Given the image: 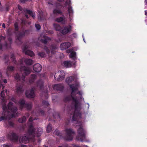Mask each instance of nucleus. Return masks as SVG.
Wrapping results in <instances>:
<instances>
[{
    "instance_id": "nucleus-1",
    "label": "nucleus",
    "mask_w": 147,
    "mask_h": 147,
    "mask_svg": "<svg viewBox=\"0 0 147 147\" xmlns=\"http://www.w3.org/2000/svg\"><path fill=\"white\" fill-rule=\"evenodd\" d=\"M79 85V84L77 82H75L74 84L69 85L72 92L70 96L65 97L64 100L67 102L72 100V103L70 106L67 107V109L69 113L72 115V121L73 123L77 125L76 126H79L80 127L78 130V135L77 138L78 140L83 142L84 141L86 138V131L82 127L83 123L81 121V114L80 112L82 109L81 104L78 100L80 99L76 96L78 94L80 98L82 99L81 92L78 91Z\"/></svg>"
},
{
    "instance_id": "nucleus-2",
    "label": "nucleus",
    "mask_w": 147,
    "mask_h": 147,
    "mask_svg": "<svg viewBox=\"0 0 147 147\" xmlns=\"http://www.w3.org/2000/svg\"><path fill=\"white\" fill-rule=\"evenodd\" d=\"M3 112L0 117V122L3 120L5 121V125L7 127H13L14 123L11 119L15 117V114L17 110V109L14 104L10 102L7 106L4 104L3 106Z\"/></svg>"
},
{
    "instance_id": "nucleus-3",
    "label": "nucleus",
    "mask_w": 147,
    "mask_h": 147,
    "mask_svg": "<svg viewBox=\"0 0 147 147\" xmlns=\"http://www.w3.org/2000/svg\"><path fill=\"white\" fill-rule=\"evenodd\" d=\"M31 118L29 119L27 123V125L28 127V134L29 136H23L22 137L21 140L20 139V141H21L23 143H27L30 140H32L33 141H34L35 135L34 133V129L32 127V121H31Z\"/></svg>"
},
{
    "instance_id": "nucleus-4",
    "label": "nucleus",
    "mask_w": 147,
    "mask_h": 147,
    "mask_svg": "<svg viewBox=\"0 0 147 147\" xmlns=\"http://www.w3.org/2000/svg\"><path fill=\"white\" fill-rule=\"evenodd\" d=\"M22 74V77L21 75L18 73L16 74L15 78L17 81H21L22 82L25 81V76L29 74L31 72L30 68L25 66H21L20 69Z\"/></svg>"
},
{
    "instance_id": "nucleus-5",
    "label": "nucleus",
    "mask_w": 147,
    "mask_h": 147,
    "mask_svg": "<svg viewBox=\"0 0 147 147\" xmlns=\"http://www.w3.org/2000/svg\"><path fill=\"white\" fill-rule=\"evenodd\" d=\"M32 45V46L30 45H28V44L24 45L23 47V51L26 55H27L31 57H32L34 55V54L32 51L29 50L28 49V48H30L36 45L37 46H39V44L38 42V40L36 39H35L33 40L32 42L30 44Z\"/></svg>"
},
{
    "instance_id": "nucleus-6",
    "label": "nucleus",
    "mask_w": 147,
    "mask_h": 147,
    "mask_svg": "<svg viewBox=\"0 0 147 147\" xmlns=\"http://www.w3.org/2000/svg\"><path fill=\"white\" fill-rule=\"evenodd\" d=\"M70 123L69 120L66 121L65 123V127L68 125ZM65 138L67 140H72L74 134V132L72 129L65 127Z\"/></svg>"
},
{
    "instance_id": "nucleus-7",
    "label": "nucleus",
    "mask_w": 147,
    "mask_h": 147,
    "mask_svg": "<svg viewBox=\"0 0 147 147\" xmlns=\"http://www.w3.org/2000/svg\"><path fill=\"white\" fill-rule=\"evenodd\" d=\"M29 33V30H24L22 32H18L16 33V42L18 44H21L22 42L21 39L22 37L28 34Z\"/></svg>"
},
{
    "instance_id": "nucleus-8",
    "label": "nucleus",
    "mask_w": 147,
    "mask_h": 147,
    "mask_svg": "<svg viewBox=\"0 0 147 147\" xmlns=\"http://www.w3.org/2000/svg\"><path fill=\"white\" fill-rule=\"evenodd\" d=\"M71 3L70 0H67L63 4V7L66 8L68 6V11L69 13L70 20H72L71 18L73 15L74 11L72 7L71 6Z\"/></svg>"
},
{
    "instance_id": "nucleus-9",
    "label": "nucleus",
    "mask_w": 147,
    "mask_h": 147,
    "mask_svg": "<svg viewBox=\"0 0 147 147\" xmlns=\"http://www.w3.org/2000/svg\"><path fill=\"white\" fill-rule=\"evenodd\" d=\"M65 74L64 71L63 70L59 71L55 73L54 76L55 79L58 81H61L64 79Z\"/></svg>"
},
{
    "instance_id": "nucleus-10",
    "label": "nucleus",
    "mask_w": 147,
    "mask_h": 147,
    "mask_svg": "<svg viewBox=\"0 0 147 147\" xmlns=\"http://www.w3.org/2000/svg\"><path fill=\"white\" fill-rule=\"evenodd\" d=\"M18 104L20 106V109L22 110L24 107H25L28 110H30L32 108L31 103H25V100L22 99H20L18 102Z\"/></svg>"
},
{
    "instance_id": "nucleus-11",
    "label": "nucleus",
    "mask_w": 147,
    "mask_h": 147,
    "mask_svg": "<svg viewBox=\"0 0 147 147\" xmlns=\"http://www.w3.org/2000/svg\"><path fill=\"white\" fill-rule=\"evenodd\" d=\"M18 8L21 11H22V12L23 14L25 15L26 17L28 18L29 17L27 14H28L34 18L35 17V14L34 12H32V11L26 9H23L22 7L20 5L18 6Z\"/></svg>"
},
{
    "instance_id": "nucleus-12",
    "label": "nucleus",
    "mask_w": 147,
    "mask_h": 147,
    "mask_svg": "<svg viewBox=\"0 0 147 147\" xmlns=\"http://www.w3.org/2000/svg\"><path fill=\"white\" fill-rule=\"evenodd\" d=\"M7 137L9 139L13 142H17L18 140V136L12 131H10L9 132Z\"/></svg>"
},
{
    "instance_id": "nucleus-13",
    "label": "nucleus",
    "mask_w": 147,
    "mask_h": 147,
    "mask_svg": "<svg viewBox=\"0 0 147 147\" xmlns=\"http://www.w3.org/2000/svg\"><path fill=\"white\" fill-rule=\"evenodd\" d=\"M30 118L31 119V121H32V127L34 129V134L35 136H36L37 137H39L40 136L42 132V129L41 128H39L37 129L36 131L35 129L34 128L33 126V120L36 119L35 118H34L32 117H30L29 119H30Z\"/></svg>"
},
{
    "instance_id": "nucleus-14",
    "label": "nucleus",
    "mask_w": 147,
    "mask_h": 147,
    "mask_svg": "<svg viewBox=\"0 0 147 147\" xmlns=\"http://www.w3.org/2000/svg\"><path fill=\"white\" fill-rule=\"evenodd\" d=\"M35 87H33L30 90L26 91V95L28 98H33L35 96L34 91L35 90Z\"/></svg>"
},
{
    "instance_id": "nucleus-15",
    "label": "nucleus",
    "mask_w": 147,
    "mask_h": 147,
    "mask_svg": "<svg viewBox=\"0 0 147 147\" xmlns=\"http://www.w3.org/2000/svg\"><path fill=\"white\" fill-rule=\"evenodd\" d=\"M38 40L46 44L48 42L51 40V39L50 38L42 34L39 37Z\"/></svg>"
},
{
    "instance_id": "nucleus-16",
    "label": "nucleus",
    "mask_w": 147,
    "mask_h": 147,
    "mask_svg": "<svg viewBox=\"0 0 147 147\" xmlns=\"http://www.w3.org/2000/svg\"><path fill=\"white\" fill-rule=\"evenodd\" d=\"M24 63L28 65H30L33 64V61L30 59L23 58L20 60V64H23Z\"/></svg>"
},
{
    "instance_id": "nucleus-17",
    "label": "nucleus",
    "mask_w": 147,
    "mask_h": 147,
    "mask_svg": "<svg viewBox=\"0 0 147 147\" xmlns=\"http://www.w3.org/2000/svg\"><path fill=\"white\" fill-rule=\"evenodd\" d=\"M71 27L70 25L63 27L62 29L61 33L63 34H65L69 32L71 30Z\"/></svg>"
},
{
    "instance_id": "nucleus-18",
    "label": "nucleus",
    "mask_w": 147,
    "mask_h": 147,
    "mask_svg": "<svg viewBox=\"0 0 147 147\" xmlns=\"http://www.w3.org/2000/svg\"><path fill=\"white\" fill-rule=\"evenodd\" d=\"M58 48V46L55 44L52 45L50 49L51 50V54L49 55V57H53L55 55V54L56 53V52L55 51Z\"/></svg>"
},
{
    "instance_id": "nucleus-19",
    "label": "nucleus",
    "mask_w": 147,
    "mask_h": 147,
    "mask_svg": "<svg viewBox=\"0 0 147 147\" xmlns=\"http://www.w3.org/2000/svg\"><path fill=\"white\" fill-rule=\"evenodd\" d=\"M71 44L69 42H66L62 43L60 45V48L61 50H63L69 48Z\"/></svg>"
},
{
    "instance_id": "nucleus-20",
    "label": "nucleus",
    "mask_w": 147,
    "mask_h": 147,
    "mask_svg": "<svg viewBox=\"0 0 147 147\" xmlns=\"http://www.w3.org/2000/svg\"><path fill=\"white\" fill-rule=\"evenodd\" d=\"M23 91L24 89L22 85H17L16 87V92L18 94L20 95L23 92Z\"/></svg>"
},
{
    "instance_id": "nucleus-21",
    "label": "nucleus",
    "mask_w": 147,
    "mask_h": 147,
    "mask_svg": "<svg viewBox=\"0 0 147 147\" xmlns=\"http://www.w3.org/2000/svg\"><path fill=\"white\" fill-rule=\"evenodd\" d=\"M74 65V63L70 61H65L62 63V65L66 68L71 67Z\"/></svg>"
},
{
    "instance_id": "nucleus-22",
    "label": "nucleus",
    "mask_w": 147,
    "mask_h": 147,
    "mask_svg": "<svg viewBox=\"0 0 147 147\" xmlns=\"http://www.w3.org/2000/svg\"><path fill=\"white\" fill-rule=\"evenodd\" d=\"M33 69L35 72H39L41 71L42 69L41 65L39 63L36 64L34 65Z\"/></svg>"
},
{
    "instance_id": "nucleus-23",
    "label": "nucleus",
    "mask_w": 147,
    "mask_h": 147,
    "mask_svg": "<svg viewBox=\"0 0 147 147\" xmlns=\"http://www.w3.org/2000/svg\"><path fill=\"white\" fill-rule=\"evenodd\" d=\"M39 13L38 17L39 20L40 21L44 20L46 19V16L43 14L42 11L41 10L38 11Z\"/></svg>"
},
{
    "instance_id": "nucleus-24",
    "label": "nucleus",
    "mask_w": 147,
    "mask_h": 147,
    "mask_svg": "<svg viewBox=\"0 0 147 147\" xmlns=\"http://www.w3.org/2000/svg\"><path fill=\"white\" fill-rule=\"evenodd\" d=\"M63 86L62 84H55L53 86V89L54 90L61 91L63 89Z\"/></svg>"
},
{
    "instance_id": "nucleus-25",
    "label": "nucleus",
    "mask_w": 147,
    "mask_h": 147,
    "mask_svg": "<svg viewBox=\"0 0 147 147\" xmlns=\"http://www.w3.org/2000/svg\"><path fill=\"white\" fill-rule=\"evenodd\" d=\"M8 41L9 42V43L8 44L6 41L5 42L4 46L6 47V49L10 48L11 47V45L12 43V39L11 38L9 37L8 39Z\"/></svg>"
},
{
    "instance_id": "nucleus-26",
    "label": "nucleus",
    "mask_w": 147,
    "mask_h": 147,
    "mask_svg": "<svg viewBox=\"0 0 147 147\" xmlns=\"http://www.w3.org/2000/svg\"><path fill=\"white\" fill-rule=\"evenodd\" d=\"M43 82L42 80H40L37 82L36 83V86L38 87H39L40 90H42L43 86Z\"/></svg>"
},
{
    "instance_id": "nucleus-27",
    "label": "nucleus",
    "mask_w": 147,
    "mask_h": 147,
    "mask_svg": "<svg viewBox=\"0 0 147 147\" xmlns=\"http://www.w3.org/2000/svg\"><path fill=\"white\" fill-rule=\"evenodd\" d=\"M36 78V76L34 74H32L30 78L29 82L30 83L32 84L34 82Z\"/></svg>"
},
{
    "instance_id": "nucleus-28",
    "label": "nucleus",
    "mask_w": 147,
    "mask_h": 147,
    "mask_svg": "<svg viewBox=\"0 0 147 147\" xmlns=\"http://www.w3.org/2000/svg\"><path fill=\"white\" fill-rule=\"evenodd\" d=\"M74 77L73 76H70L67 78L66 80V82L68 84L74 81Z\"/></svg>"
},
{
    "instance_id": "nucleus-29",
    "label": "nucleus",
    "mask_w": 147,
    "mask_h": 147,
    "mask_svg": "<svg viewBox=\"0 0 147 147\" xmlns=\"http://www.w3.org/2000/svg\"><path fill=\"white\" fill-rule=\"evenodd\" d=\"M21 21V24L23 26H26L27 25H30L31 24L30 22H28L24 19H22Z\"/></svg>"
},
{
    "instance_id": "nucleus-30",
    "label": "nucleus",
    "mask_w": 147,
    "mask_h": 147,
    "mask_svg": "<svg viewBox=\"0 0 147 147\" xmlns=\"http://www.w3.org/2000/svg\"><path fill=\"white\" fill-rule=\"evenodd\" d=\"M53 13L54 14L56 15L59 14H62L61 10L57 8H56L54 9Z\"/></svg>"
},
{
    "instance_id": "nucleus-31",
    "label": "nucleus",
    "mask_w": 147,
    "mask_h": 147,
    "mask_svg": "<svg viewBox=\"0 0 147 147\" xmlns=\"http://www.w3.org/2000/svg\"><path fill=\"white\" fill-rule=\"evenodd\" d=\"M14 69V67L12 66H8L7 69L6 74L8 75V72L9 71H12Z\"/></svg>"
},
{
    "instance_id": "nucleus-32",
    "label": "nucleus",
    "mask_w": 147,
    "mask_h": 147,
    "mask_svg": "<svg viewBox=\"0 0 147 147\" xmlns=\"http://www.w3.org/2000/svg\"><path fill=\"white\" fill-rule=\"evenodd\" d=\"M42 106L44 107H49V104L48 102L45 100H44L42 101Z\"/></svg>"
},
{
    "instance_id": "nucleus-33",
    "label": "nucleus",
    "mask_w": 147,
    "mask_h": 147,
    "mask_svg": "<svg viewBox=\"0 0 147 147\" xmlns=\"http://www.w3.org/2000/svg\"><path fill=\"white\" fill-rule=\"evenodd\" d=\"M53 25L56 30L59 31L61 30V28L58 24L54 23V24Z\"/></svg>"
},
{
    "instance_id": "nucleus-34",
    "label": "nucleus",
    "mask_w": 147,
    "mask_h": 147,
    "mask_svg": "<svg viewBox=\"0 0 147 147\" xmlns=\"http://www.w3.org/2000/svg\"><path fill=\"white\" fill-rule=\"evenodd\" d=\"M65 18L63 17H60L56 19L55 21L58 22H62L63 24H64V22L63 21L64 20Z\"/></svg>"
},
{
    "instance_id": "nucleus-35",
    "label": "nucleus",
    "mask_w": 147,
    "mask_h": 147,
    "mask_svg": "<svg viewBox=\"0 0 147 147\" xmlns=\"http://www.w3.org/2000/svg\"><path fill=\"white\" fill-rule=\"evenodd\" d=\"M52 130L51 125L49 124L48 125L47 128V133H49Z\"/></svg>"
},
{
    "instance_id": "nucleus-36",
    "label": "nucleus",
    "mask_w": 147,
    "mask_h": 147,
    "mask_svg": "<svg viewBox=\"0 0 147 147\" xmlns=\"http://www.w3.org/2000/svg\"><path fill=\"white\" fill-rule=\"evenodd\" d=\"M26 117L25 116H24L21 118H19L18 120V121L20 123H23L26 121Z\"/></svg>"
},
{
    "instance_id": "nucleus-37",
    "label": "nucleus",
    "mask_w": 147,
    "mask_h": 147,
    "mask_svg": "<svg viewBox=\"0 0 147 147\" xmlns=\"http://www.w3.org/2000/svg\"><path fill=\"white\" fill-rule=\"evenodd\" d=\"M48 91L47 90H46L44 91L43 92L42 96H44L46 98H47L48 97V95L47 93Z\"/></svg>"
},
{
    "instance_id": "nucleus-38",
    "label": "nucleus",
    "mask_w": 147,
    "mask_h": 147,
    "mask_svg": "<svg viewBox=\"0 0 147 147\" xmlns=\"http://www.w3.org/2000/svg\"><path fill=\"white\" fill-rule=\"evenodd\" d=\"M76 53L75 52H72L70 54L69 56L71 58L74 59L76 56Z\"/></svg>"
},
{
    "instance_id": "nucleus-39",
    "label": "nucleus",
    "mask_w": 147,
    "mask_h": 147,
    "mask_svg": "<svg viewBox=\"0 0 147 147\" xmlns=\"http://www.w3.org/2000/svg\"><path fill=\"white\" fill-rule=\"evenodd\" d=\"M3 60L9 59V55L8 54H4L3 55Z\"/></svg>"
},
{
    "instance_id": "nucleus-40",
    "label": "nucleus",
    "mask_w": 147,
    "mask_h": 147,
    "mask_svg": "<svg viewBox=\"0 0 147 147\" xmlns=\"http://www.w3.org/2000/svg\"><path fill=\"white\" fill-rule=\"evenodd\" d=\"M44 33L47 34H52L53 33V32L52 30H45L44 31Z\"/></svg>"
},
{
    "instance_id": "nucleus-41",
    "label": "nucleus",
    "mask_w": 147,
    "mask_h": 147,
    "mask_svg": "<svg viewBox=\"0 0 147 147\" xmlns=\"http://www.w3.org/2000/svg\"><path fill=\"white\" fill-rule=\"evenodd\" d=\"M7 90H6L5 91L4 90H3L1 91V97L4 99L5 97V92L7 93Z\"/></svg>"
},
{
    "instance_id": "nucleus-42",
    "label": "nucleus",
    "mask_w": 147,
    "mask_h": 147,
    "mask_svg": "<svg viewBox=\"0 0 147 147\" xmlns=\"http://www.w3.org/2000/svg\"><path fill=\"white\" fill-rule=\"evenodd\" d=\"M53 117L55 119H60L59 115L58 113H55V114L53 115Z\"/></svg>"
},
{
    "instance_id": "nucleus-43",
    "label": "nucleus",
    "mask_w": 147,
    "mask_h": 147,
    "mask_svg": "<svg viewBox=\"0 0 147 147\" xmlns=\"http://www.w3.org/2000/svg\"><path fill=\"white\" fill-rule=\"evenodd\" d=\"M3 147H11L10 145H7V144H4L3 145ZM19 147H27L26 145H22L21 146Z\"/></svg>"
},
{
    "instance_id": "nucleus-44",
    "label": "nucleus",
    "mask_w": 147,
    "mask_h": 147,
    "mask_svg": "<svg viewBox=\"0 0 147 147\" xmlns=\"http://www.w3.org/2000/svg\"><path fill=\"white\" fill-rule=\"evenodd\" d=\"M14 27L15 30L16 31L18 30L19 28L18 27V24L17 22H16L14 24Z\"/></svg>"
},
{
    "instance_id": "nucleus-45",
    "label": "nucleus",
    "mask_w": 147,
    "mask_h": 147,
    "mask_svg": "<svg viewBox=\"0 0 147 147\" xmlns=\"http://www.w3.org/2000/svg\"><path fill=\"white\" fill-rule=\"evenodd\" d=\"M38 113H39V114L40 115H44L45 112L43 110H39L38 111Z\"/></svg>"
},
{
    "instance_id": "nucleus-46",
    "label": "nucleus",
    "mask_w": 147,
    "mask_h": 147,
    "mask_svg": "<svg viewBox=\"0 0 147 147\" xmlns=\"http://www.w3.org/2000/svg\"><path fill=\"white\" fill-rule=\"evenodd\" d=\"M45 53L44 52H39L38 55L41 57H44L45 55Z\"/></svg>"
},
{
    "instance_id": "nucleus-47",
    "label": "nucleus",
    "mask_w": 147,
    "mask_h": 147,
    "mask_svg": "<svg viewBox=\"0 0 147 147\" xmlns=\"http://www.w3.org/2000/svg\"><path fill=\"white\" fill-rule=\"evenodd\" d=\"M44 49L45 50L47 54H49L50 52V50L47 47H45Z\"/></svg>"
},
{
    "instance_id": "nucleus-48",
    "label": "nucleus",
    "mask_w": 147,
    "mask_h": 147,
    "mask_svg": "<svg viewBox=\"0 0 147 147\" xmlns=\"http://www.w3.org/2000/svg\"><path fill=\"white\" fill-rule=\"evenodd\" d=\"M4 61L5 64L7 65H8L10 63L9 59L7 60H4Z\"/></svg>"
},
{
    "instance_id": "nucleus-49",
    "label": "nucleus",
    "mask_w": 147,
    "mask_h": 147,
    "mask_svg": "<svg viewBox=\"0 0 147 147\" xmlns=\"http://www.w3.org/2000/svg\"><path fill=\"white\" fill-rule=\"evenodd\" d=\"M35 26L37 30H40L41 28L40 25L38 24H35Z\"/></svg>"
},
{
    "instance_id": "nucleus-50",
    "label": "nucleus",
    "mask_w": 147,
    "mask_h": 147,
    "mask_svg": "<svg viewBox=\"0 0 147 147\" xmlns=\"http://www.w3.org/2000/svg\"><path fill=\"white\" fill-rule=\"evenodd\" d=\"M11 59L13 60V61L14 62V61H15V56L13 54H12L11 55Z\"/></svg>"
},
{
    "instance_id": "nucleus-51",
    "label": "nucleus",
    "mask_w": 147,
    "mask_h": 147,
    "mask_svg": "<svg viewBox=\"0 0 147 147\" xmlns=\"http://www.w3.org/2000/svg\"><path fill=\"white\" fill-rule=\"evenodd\" d=\"M54 133L57 136L60 135V133L57 130H55L54 132Z\"/></svg>"
},
{
    "instance_id": "nucleus-52",
    "label": "nucleus",
    "mask_w": 147,
    "mask_h": 147,
    "mask_svg": "<svg viewBox=\"0 0 147 147\" xmlns=\"http://www.w3.org/2000/svg\"><path fill=\"white\" fill-rule=\"evenodd\" d=\"M85 109H89V105L88 103H87L86 104H85Z\"/></svg>"
},
{
    "instance_id": "nucleus-53",
    "label": "nucleus",
    "mask_w": 147,
    "mask_h": 147,
    "mask_svg": "<svg viewBox=\"0 0 147 147\" xmlns=\"http://www.w3.org/2000/svg\"><path fill=\"white\" fill-rule=\"evenodd\" d=\"M5 38L4 37L1 36H0V42L2 40H5Z\"/></svg>"
},
{
    "instance_id": "nucleus-54",
    "label": "nucleus",
    "mask_w": 147,
    "mask_h": 147,
    "mask_svg": "<svg viewBox=\"0 0 147 147\" xmlns=\"http://www.w3.org/2000/svg\"><path fill=\"white\" fill-rule=\"evenodd\" d=\"M31 0H20V2L21 3H25L26 1H30Z\"/></svg>"
},
{
    "instance_id": "nucleus-55",
    "label": "nucleus",
    "mask_w": 147,
    "mask_h": 147,
    "mask_svg": "<svg viewBox=\"0 0 147 147\" xmlns=\"http://www.w3.org/2000/svg\"><path fill=\"white\" fill-rule=\"evenodd\" d=\"M3 45L1 44V42H0V50H1L2 49Z\"/></svg>"
},
{
    "instance_id": "nucleus-56",
    "label": "nucleus",
    "mask_w": 147,
    "mask_h": 147,
    "mask_svg": "<svg viewBox=\"0 0 147 147\" xmlns=\"http://www.w3.org/2000/svg\"><path fill=\"white\" fill-rule=\"evenodd\" d=\"M2 27H3L4 28H5V24H4V23H3L2 24Z\"/></svg>"
},
{
    "instance_id": "nucleus-57",
    "label": "nucleus",
    "mask_w": 147,
    "mask_h": 147,
    "mask_svg": "<svg viewBox=\"0 0 147 147\" xmlns=\"http://www.w3.org/2000/svg\"><path fill=\"white\" fill-rule=\"evenodd\" d=\"M144 3L145 5H147V0H145L144 1Z\"/></svg>"
},
{
    "instance_id": "nucleus-58",
    "label": "nucleus",
    "mask_w": 147,
    "mask_h": 147,
    "mask_svg": "<svg viewBox=\"0 0 147 147\" xmlns=\"http://www.w3.org/2000/svg\"><path fill=\"white\" fill-rule=\"evenodd\" d=\"M48 4L49 5H53V4L52 3H51V2H48Z\"/></svg>"
},
{
    "instance_id": "nucleus-59",
    "label": "nucleus",
    "mask_w": 147,
    "mask_h": 147,
    "mask_svg": "<svg viewBox=\"0 0 147 147\" xmlns=\"http://www.w3.org/2000/svg\"><path fill=\"white\" fill-rule=\"evenodd\" d=\"M3 82L4 83H6L7 82V80L6 79H5L3 80Z\"/></svg>"
},
{
    "instance_id": "nucleus-60",
    "label": "nucleus",
    "mask_w": 147,
    "mask_h": 147,
    "mask_svg": "<svg viewBox=\"0 0 147 147\" xmlns=\"http://www.w3.org/2000/svg\"><path fill=\"white\" fill-rule=\"evenodd\" d=\"M145 14L146 16H147V10L145 11Z\"/></svg>"
},
{
    "instance_id": "nucleus-61",
    "label": "nucleus",
    "mask_w": 147,
    "mask_h": 147,
    "mask_svg": "<svg viewBox=\"0 0 147 147\" xmlns=\"http://www.w3.org/2000/svg\"><path fill=\"white\" fill-rule=\"evenodd\" d=\"M26 116L27 117H29V114H28V113H27L26 114Z\"/></svg>"
},
{
    "instance_id": "nucleus-62",
    "label": "nucleus",
    "mask_w": 147,
    "mask_h": 147,
    "mask_svg": "<svg viewBox=\"0 0 147 147\" xmlns=\"http://www.w3.org/2000/svg\"><path fill=\"white\" fill-rule=\"evenodd\" d=\"M3 139L4 140L5 139L3 138H0V140H3Z\"/></svg>"
},
{
    "instance_id": "nucleus-63",
    "label": "nucleus",
    "mask_w": 147,
    "mask_h": 147,
    "mask_svg": "<svg viewBox=\"0 0 147 147\" xmlns=\"http://www.w3.org/2000/svg\"><path fill=\"white\" fill-rule=\"evenodd\" d=\"M11 28H9L8 30L7 31L8 32H9L10 31H11Z\"/></svg>"
},
{
    "instance_id": "nucleus-64",
    "label": "nucleus",
    "mask_w": 147,
    "mask_h": 147,
    "mask_svg": "<svg viewBox=\"0 0 147 147\" xmlns=\"http://www.w3.org/2000/svg\"><path fill=\"white\" fill-rule=\"evenodd\" d=\"M59 2H61L64 1V0H57Z\"/></svg>"
}]
</instances>
